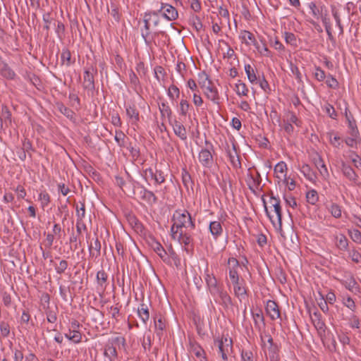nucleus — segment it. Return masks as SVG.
Masks as SVG:
<instances>
[{"mask_svg": "<svg viewBox=\"0 0 361 361\" xmlns=\"http://www.w3.org/2000/svg\"><path fill=\"white\" fill-rule=\"evenodd\" d=\"M82 87L83 88L92 93L94 90V69L92 68L90 71V68L85 69L83 73V81H82Z\"/></svg>", "mask_w": 361, "mask_h": 361, "instance_id": "obj_8", "label": "nucleus"}, {"mask_svg": "<svg viewBox=\"0 0 361 361\" xmlns=\"http://www.w3.org/2000/svg\"><path fill=\"white\" fill-rule=\"evenodd\" d=\"M180 244L184 245L185 249L186 250H188L189 247H192V238L191 235L185 231H180L178 232V235L176 236V238Z\"/></svg>", "mask_w": 361, "mask_h": 361, "instance_id": "obj_17", "label": "nucleus"}, {"mask_svg": "<svg viewBox=\"0 0 361 361\" xmlns=\"http://www.w3.org/2000/svg\"><path fill=\"white\" fill-rule=\"evenodd\" d=\"M300 172L310 181H314L317 178L315 173L308 164H303L300 168Z\"/></svg>", "mask_w": 361, "mask_h": 361, "instance_id": "obj_28", "label": "nucleus"}, {"mask_svg": "<svg viewBox=\"0 0 361 361\" xmlns=\"http://www.w3.org/2000/svg\"><path fill=\"white\" fill-rule=\"evenodd\" d=\"M158 12L164 18L169 21L175 20L178 16L176 8L168 4L162 3L160 9L158 10Z\"/></svg>", "mask_w": 361, "mask_h": 361, "instance_id": "obj_7", "label": "nucleus"}, {"mask_svg": "<svg viewBox=\"0 0 361 361\" xmlns=\"http://www.w3.org/2000/svg\"><path fill=\"white\" fill-rule=\"evenodd\" d=\"M68 264L66 260L62 259L60 261L59 264L55 267V269L57 274H63L67 269Z\"/></svg>", "mask_w": 361, "mask_h": 361, "instance_id": "obj_56", "label": "nucleus"}, {"mask_svg": "<svg viewBox=\"0 0 361 361\" xmlns=\"http://www.w3.org/2000/svg\"><path fill=\"white\" fill-rule=\"evenodd\" d=\"M57 109L62 114H63L68 118L71 120L73 119L75 116L74 111L71 109L66 107L63 104L57 103Z\"/></svg>", "mask_w": 361, "mask_h": 361, "instance_id": "obj_36", "label": "nucleus"}, {"mask_svg": "<svg viewBox=\"0 0 361 361\" xmlns=\"http://www.w3.org/2000/svg\"><path fill=\"white\" fill-rule=\"evenodd\" d=\"M159 109L162 118L166 117L168 119H171L172 111L166 102H162L160 104H159Z\"/></svg>", "mask_w": 361, "mask_h": 361, "instance_id": "obj_31", "label": "nucleus"}, {"mask_svg": "<svg viewBox=\"0 0 361 361\" xmlns=\"http://www.w3.org/2000/svg\"><path fill=\"white\" fill-rule=\"evenodd\" d=\"M285 41L287 44L292 46L297 45V39L295 35L292 32H286L284 33Z\"/></svg>", "mask_w": 361, "mask_h": 361, "instance_id": "obj_53", "label": "nucleus"}, {"mask_svg": "<svg viewBox=\"0 0 361 361\" xmlns=\"http://www.w3.org/2000/svg\"><path fill=\"white\" fill-rule=\"evenodd\" d=\"M76 215L78 217L77 220L82 221L85 216V207L84 202H80V207L76 205Z\"/></svg>", "mask_w": 361, "mask_h": 361, "instance_id": "obj_55", "label": "nucleus"}, {"mask_svg": "<svg viewBox=\"0 0 361 361\" xmlns=\"http://www.w3.org/2000/svg\"><path fill=\"white\" fill-rule=\"evenodd\" d=\"M350 235L351 239L357 243H361V232L357 229H353V231H350Z\"/></svg>", "mask_w": 361, "mask_h": 361, "instance_id": "obj_57", "label": "nucleus"}, {"mask_svg": "<svg viewBox=\"0 0 361 361\" xmlns=\"http://www.w3.org/2000/svg\"><path fill=\"white\" fill-rule=\"evenodd\" d=\"M136 191L139 198L147 204L153 205L157 202V197L154 193L147 190L145 186L142 185L137 186Z\"/></svg>", "mask_w": 361, "mask_h": 361, "instance_id": "obj_5", "label": "nucleus"}, {"mask_svg": "<svg viewBox=\"0 0 361 361\" xmlns=\"http://www.w3.org/2000/svg\"><path fill=\"white\" fill-rule=\"evenodd\" d=\"M252 318L254 320L255 326L257 329H260L262 326H264V317L261 310L252 312Z\"/></svg>", "mask_w": 361, "mask_h": 361, "instance_id": "obj_25", "label": "nucleus"}, {"mask_svg": "<svg viewBox=\"0 0 361 361\" xmlns=\"http://www.w3.org/2000/svg\"><path fill=\"white\" fill-rule=\"evenodd\" d=\"M159 13L158 11H149L145 13L143 18L144 28L141 30V35L145 40V42L149 45L153 39V37L150 32V24H153L154 27H157L159 24Z\"/></svg>", "mask_w": 361, "mask_h": 361, "instance_id": "obj_3", "label": "nucleus"}, {"mask_svg": "<svg viewBox=\"0 0 361 361\" xmlns=\"http://www.w3.org/2000/svg\"><path fill=\"white\" fill-rule=\"evenodd\" d=\"M228 274L231 282L240 279L238 269L240 268L239 262L234 257H230L228 260Z\"/></svg>", "mask_w": 361, "mask_h": 361, "instance_id": "obj_10", "label": "nucleus"}, {"mask_svg": "<svg viewBox=\"0 0 361 361\" xmlns=\"http://www.w3.org/2000/svg\"><path fill=\"white\" fill-rule=\"evenodd\" d=\"M107 274L104 270H100L97 273V281L98 286L102 290L105 289L107 281Z\"/></svg>", "mask_w": 361, "mask_h": 361, "instance_id": "obj_35", "label": "nucleus"}, {"mask_svg": "<svg viewBox=\"0 0 361 361\" xmlns=\"http://www.w3.org/2000/svg\"><path fill=\"white\" fill-rule=\"evenodd\" d=\"M341 169L343 175L350 180H355L357 179V175L350 166L343 162Z\"/></svg>", "mask_w": 361, "mask_h": 361, "instance_id": "obj_26", "label": "nucleus"}, {"mask_svg": "<svg viewBox=\"0 0 361 361\" xmlns=\"http://www.w3.org/2000/svg\"><path fill=\"white\" fill-rule=\"evenodd\" d=\"M326 208L334 218L338 219L341 217L342 209L341 206H340L339 204L334 202H331L326 207Z\"/></svg>", "mask_w": 361, "mask_h": 361, "instance_id": "obj_29", "label": "nucleus"}, {"mask_svg": "<svg viewBox=\"0 0 361 361\" xmlns=\"http://www.w3.org/2000/svg\"><path fill=\"white\" fill-rule=\"evenodd\" d=\"M152 179L156 185H160L165 182V176L161 170L156 169Z\"/></svg>", "mask_w": 361, "mask_h": 361, "instance_id": "obj_49", "label": "nucleus"}, {"mask_svg": "<svg viewBox=\"0 0 361 361\" xmlns=\"http://www.w3.org/2000/svg\"><path fill=\"white\" fill-rule=\"evenodd\" d=\"M45 314L47 316V319L50 323H55L57 320V307H55L54 309L48 307L46 311Z\"/></svg>", "mask_w": 361, "mask_h": 361, "instance_id": "obj_41", "label": "nucleus"}, {"mask_svg": "<svg viewBox=\"0 0 361 361\" xmlns=\"http://www.w3.org/2000/svg\"><path fill=\"white\" fill-rule=\"evenodd\" d=\"M266 312L271 320H276L281 317V312L278 304L271 300L267 302Z\"/></svg>", "mask_w": 361, "mask_h": 361, "instance_id": "obj_11", "label": "nucleus"}, {"mask_svg": "<svg viewBox=\"0 0 361 361\" xmlns=\"http://www.w3.org/2000/svg\"><path fill=\"white\" fill-rule=\"evenodd\" d=\"M171 125L175 135L178 136L180 140H186L188 135L185 126L176 120H175Z\"/></svg>", "mask_w": 361, "mask_h": 361, "instance_id": "obj_16", "label": "nucleus"}, {"mask_svg": "<svg viewBox=\"0 0 361 361\" xmlns=\"http://www.w3.org/2000/svg\"><path fill=\"white\" fill-rule=\"evenodd\" d=\"M233 286V291L235 295L241 299H244L247 295L245 281L243 279L231 282Z\"/></svg>", "mask_w": 361, "mask_h": 361, "instance_id": "obj_9", "label": "nucleus"}, {"mask_svg": "<svg viewBox=\"0 0 361 361\" xmlns=\"http://www.w3.org/2000/svg\"><path fill=\"white\" fill-rule=\"evenodd\" d=\"M206 147L202 148L198 155L200 163L206 168H211L214 163L212 152H214V145L208 140H205Z\"/></svg>", "mask_w": 361, "mask_h": 361, "instance_id": "obj_4", "label": "nucleus"}, {"mask_svg": "<svg viewBox=\"0 0 361 361\" xmlns=\"http://www.w3.org/2000/svg\"><path fill=\"white\" fill-rule=\"evenodd\" d=\"M104 355L105 357H108L110 361H114V359L116 358L118 356L116 347L113 345H107L105 348Z\"/></svg>", "mask_w": 361, "mask_h": 361, "instance_id": "obj_37", "label": "nucleus"}, {"mask_svg": "<svg viewBox=\"0 0 361 361\" xmlns=\"http://www.w3.org/2000/svg\"><path fill=\"white\" fill-rule=\"evenodd\" d=\"M361 141V139L353 137H348L345 140V144L350 147L357 148V144L360 143Z\"/></svg>", "mask_w": 361, "mask_h": 361, "instance_id": "obj_59", "label": "nucleus"}, {"mask_svg": "<svg viewBox=\"0 0 361 361\" xmlns=\"http://www.w3.org/2000/svg\"><path fill=\"white\" fill-rule=\"evenodd\" d=\"M0 332L1 335L4 338H6L10 334V326L9 324L6 322H1L0 323Z\"/></svg>", "mask_w": 361, "mask_h": 361, "instance_id": "obj_54", "label": "nucleus"}, {"mask_svg": "<svg viewBox=\"0 0 361 361\" xmlns=\"http://www.w3.org/2000/svg\"><path fill=\"white\" fill-rule=\"evenodd\" d=\"M192 109V106L186 99H181L180 102L179 113L180 115L185 116Z\"/></svg>", "mask_w": 361, "mask_h": 361, "instance_id": "obj_39", "label": "nucleus"}, {"mask_svg": "<svg viewBox=\"0 0 361 361\" xmlns=\"http://www.w3.org/2000/svg\"><path fill=\"white\" fill-rule=\"evenodd\" d=\"M209 229L215 240H216L223 233V228L221 222L219 221H211Z\"/></svg>", "mask_w": 361, "mask_h": 361, "instance_id": "obj_20", "label": "nucleus"}, {"mask_svg": "<svg viewBox=\"0 0 361 361\" xmlns=\"http://www.w3.org/2000/svg\"><path fill=\"white\" fill-rule=\"evenodd\" d=\"M219 353L224 361H228V355L233 350V341L231 338L223 337L218 341Z\"/></svg>", "mask_w": 361, "mask_h": 361, "instance_id": "obj_6", "label": "nucleus"}, {"mask_svg": "<svg viewBox=\"0 0 361 361\" xmlns=\"http://www.w3.org/2000/svg\"><path fill=\"white\" fill-rule=\"evenodd\" d=\"M261 177L259 173L257 172V176H254L253 175H250V178L247 180V185L249 186V188L253 191L255 192V190H258L261 183Z\"/></svg>", "mask_w": 361, "mask_h": 361, "instance_id": "obj_23", "label": "nucleus"}, {"mask_svg": "<svg viewBox=\"0 0 361 361\" xmlns=\"http://www.w3.org/2000/svg\"><path fill=\"white\" fill-rule=\"evenodd\" d=\"M126 114L130 119L132 125H137L140 120L139 111L135 106H127L126 108Z\"/></svg>", "mask_w": 361, "mask_h": 361, "instance_id": "obj_19", "label": "nucleus"}, {"mask_svg": "<svg viewBox=\"0 0 361 361\" xmlns=\"http://www.w3.org/2000/svg\"><path fill=\"white\" fill-rule=\"evenodd\" d=\"M190 23L197 32L201 30L203 27V25L200 20V18L196 15H192L190 16Z\"/></svg>", "mask_w": 361, "mask_h": 361, "instance_id": "obj_46", "label": "nucleus"}, {"mask_svg": "<svg viewBox=\"0 0 361 361\" xmlns=\"http://www.w3.org/2000/svg\"><path fill=\"white\" fill-rule=\"evenodd\" d=\"M154 326L157 334L161 336L166 327L164 319L161 317L154 318Z\"/></svg>", "mask_w": 361, "mask_h": 361, "instance_id": "obj_34", "label": "nucleus"}, {"mask_svg": "<svg viewBox=\"0 0 361 361\" xmlns=\"http://www.w3.org/2000/svg\"><path fill=\"white\" fill-rule=\"evenodd\" d=\"M336 245L341 250H346L348 247V240L343 234H338L336 236Z\"/></svg>", "mask_w": 361, "mask_h": 361, "instance_id": "obj_32", "label": "nucleus"}, {"mask_svg": "<svg viewBox=\"0 0 361 361\" xmlns=\"http://www.w3.org/2000/svg\"><path fill=\"white\" fill-rule=\"evenodd\" d=\"M287 165L284 161L279 162L274 167L276 178L279 180H286Z\"/></svg>", "mask_w": 361, "mask_h": 361, "instance_id": "obj_18", "label": "nucleus"}, {"mask_svg": "<svg viewBox=\"0 0 361 361\" xmlns=\"http://www.w3.org/2000/svg\"><path fill=\"white\" fill-rule=\"evenodd\" d=\"M306 198L308 203L315 204L319 200L317 192L314 190L308 191L306 194Z\"/></svg>", "mask_w": 361, "mask_h": 361, "instance_id": "obj_47", "label": "nucleus"}, {"mask_svg": "<svg viewBox=\"0 0 361 361\" xmlns=\"http://www.w3.org/2000/svg\"><path fill=\"white\" fill-rule=\"evenodd\" d=\"M343 304L351 311H355L356 305L354 300L350 296L343 298Z\"/></svg>", "mask_w": 361, "mask_h": 361, "instance_id": "obj_51", "label": "nucleus"}, {"mask_svg": "<svg viewBox=\"0 0 361 361\" xmlns=\"http://www.w3.org/2000/svg\"><path fill=\"white\" fill-rule=\"evenodd\" d=\"M167 94L171 100H176L180 96L179 88L174 85H170L168 89Z\"/></svg>", "mask_w": 361, "mask_h": 361, "instance_id": "obj_45", "label": "nucleus"}, {"mask_svg": "<svg viewBox=\"0 0 361 361\" xmlns=\"http://www.w3.org/2000/svg\"><path fill=\"white\" fill-rule=\"evenodd\" d=\"M241 42L247 45L257 46V40L252 33L247 30H242L239 36Z\"/></svg>", "mask_w": 361, "mask_h": 361, "instance_id": "obj_21", "label": "nucleus"}, {"mask_svg": "<svg viewBox=\"0 0 361 361\" xmlns=\"http://www.w3.org/2000/svg\"><path fill=\"white\" fill-rule=\"evenodd\" d=\"M154 251L160 257V258L166 263L171 264L169 253L164 250L163 246L157 241L152 242L151 245Z\"/></svg>", "mask_w": 361, "mask_h": 361, "instance_id": "obj_12", "label": "nucleus"}, {"mask_svg": "<svg viewBox=\"0 0 361 361\" xmlns=\"http://www.w3.org/2000/svg\"><path fill=\"white\" fill-rule=\"evenodd\" d=\"M61 59L63 64H65L66 66H69L71 64L73 63L71 60V54L70 51L67 49H64L62 50L61 54Z\"/></svg>", "mask_w": 361, "mask_h": 361, "instance_id": "obj_42", "label": "nucleus"}, {"mask_svg": "<svg viewBox=\"0 0 361 361\" xmlns=\"http://www.w3.org/2000/svg\"><path fill=\"white\" fill-rule=\"evenodd\" d=\"M314 164L318 169L321 176L324 178L326 179L329 176V173L322 158L319 156L317 158H315Z\"/></svg>", "mask_w": 361, "mask_h": 361, "instance_id": "obj_22", "label": "nucleus"}, {"mask_svg": "<svg viewBox=\"0 0 361 361\" xmlns=\"http://www.w3.org/2000/svg\"><path fill=\"white\" fill-rule=\"evenodd\" d=\"M137 314L140 319L145 324H146V322L149 319V313L147 305H145V303L140 304V307L137 309Z\"/></svg>", "mask_w": 361, "mask_h": 361, "instance_id": "obj_30", "label": "nucleus"}, {"mask_svg": "<svg viewBox=\"0 0 361 361\" xmlns=\"http://www.w3.org/2000/svg\"><path fill=\"white\" fill-rule=\"evenodd\" d=\"M313 75L314 78L319 82L324 81L326 78L325 72L319 66L315 67V71Z\"/></svg>", "mask_w": 361, "mask_h": 361, "instance_id": "obj_50", "label": "nucleus"}, {"mask_svg": "<svg viewBox=\"0 0 361 361\" xmlns=\"http://www.w3.org/2000/svg\"><path fill=\"white\" fill-rule=\"evenodd\" d=\"M326 78V84L329 88L336 90L338 87V82L333 75L329 74Z\"/></svg>", "mask_w": 361, "mask_h": 361, "instance_id": "obj_52", "label": "nucleus"}, {"mask_svg": "<svg viewBox=\"0 0 361 361\" xmlns=\"http://www.w3.org/2000/svg\"><path fill=\"white\" fill-rule=\"evenodd\" d=\"M204 279L209 291L220 286L218 284L216 277L213 274H209L208 271H205Z\"/></svg>", "mask_w": 361, "mask_h": 361, "instance_id": "obj_27", "label": "nucleus"}, {"mask_svg": "<svg viewBox=\"0 0 361 361\" xmlns=\"http://www.w3.org/2000/svg\"><path fill=\"white\" fill-rule=\"evenodd\" d=\"M235 91L238 96H247L249 92L247 85L241 80L235 84Z\"/></svg>", "mask_w": 361, "mask_h": 361, "instance_id": "obj_40", "label": "nucleus"}, {"mask_svg": "<svg viewBox=\"0 0 361 361\" xmlns=\"http://www.w3.org/2000/svg\"><path fill=\"white\" fill-rule=\"evenodd\" d=\"M325 111L326 114L331 118L336 119L337 114L334 106L329 104L325 106Z\"/></svg>", "mask_w": 361, "mask_h": 361, "instance_id": "obj_63", "label": "nucleus"}, {"mask_svg": "<svg viewBox=\"0 0 361 361\" xmlns=\"http://www.w3.org/2000/svg\"><path fill=\"white\" fill-rule=\"evenodd\" d=\"M38 199L40 201L41 207L43 209L49 205L51 200L49 195L46 191L41 192Z\"/></svg>", "mask_w": 361, "mask_h": 361, "instance_id": "obj_44", "label": "nucleus"}, {"mask_svg": "<svg viewBox=\"0 0 361 361\" xmlns=\"http://www.w3.org/2000/svg\"><path fill=\"white\" fill-rule=\"evenodd\" d=\"M348 320H349V325H350V327L356 328V329H359L360 328V322L359 318L356 315L352 314L349 317Z\"/></svg>", "mask_w": 361, "mask_h": 361, "instance_id": "obj_58", "label": "nucleus"}, {"mask_svg": "<svg viewBox=\"0 0 361 361\" xmlns=\"http://www.w3.org/2000/svg\"><path fill=\"white\" fill-rule=\"evenodd\" d=\"M226 152L232 166L235 168L240 167L241 164L237 152L236 146L234 143L232 145V149L228 147Z\"/></svg>", "mask_w": 361, "mask_h": 361, "instance_id": "obj_15", "label": "nucleus"}, {"mask_svg": "<svg viewBox=\"0 0 361 361\" xmlns=\"http://www.w3.org/2000/svg\"><path fill=\"white\" fill-rule=\"evenodd\" d=\"M349 257L355 263H359L361 260V255L355 250L349 252Z\"/></svg>", "mask_w": 361, "mask_h": 361, "instance_id": "obj_64", "label": "nucleus"}, {"mask_svg": "<svg viewBox=\"0 0 361 361\" xmlns=\"http://www.w3.org/2000/svg\"><path fill=\"white\" fill-rule=\"evenodd\" d=\"M215 302L219 303L224 308H228L232 305L231 298L225 290L221 293V295L217 299H215Z\"/></svg>", "mask_w": 361, "mask_h": 361, "instance_id": "obj_24", "label": "nucleus"}, {"mask_svg": "<svg viewBox=\"0 0 361 361\" xmlns=\"http://www.w3.org/2000/svg\"><path fill=\"white\" fill-rule=\"evenodd\" d=\"M269 202L271 206L274 207V212L276 214L277 224L279 228H281L282 210L280 204V200L274 196H271Z\"/></svg>", "mask_w": 361, "mask_h": 361, "instance_id": "obj_14", "label": "nucleus"}, {"mask_svg": "<svg viewBox=\"0 0 361 361\" xmlns=\"http://www.w3.org/2000/svg\"><path fill=\"white\" fill-rule=\"evenodd\" d=\"M329 141L330 143L334 145L335 147H339L341 142V137H339L337 135H335L333 136V133H329Z\"/></svg>", "mask_w": 361, "mask_h": 361, "instance_id": "obj_61", "label": "nucleus"}, {"mask_svg": "<svg viewBox=\"0 0 361 361\" xmlns=\"http://www.w3.org/2000/svg\"><path fill=\"white\" fill-rule=\"evenodd\" d=\"M173 224L171 228V235L173 239L176 238L178 232L183 231V228L192 230L195 227V221L191 214L185 209L176 210L172 218Z\"/></svg>", "mask_w": 361, "mask_h": 361, "instance_id": "obj_1", "label": "nucleus"}, {"mask_svg": "<svg viewBox=\"0 0 361 361\" xmlns=\"http://www.w3.org/2000/svg\"><path fill=\"white\" fill-rule=\"evenodd\" d=\"M200 85L205 97L215 104H219L220 97L218 90L204 72L199 75Z\"/></svg>", "mask_w": 361, "mask_h": 361, "instance_id": "obj_2", "label": "nucleus"}, {"mask_svg": "<svg viewBox=\"0 0 361 361\" xmlns=\"http://www.w3.org/2000/svg\"><path fill=\"white\" fill-rule=\"evenodd\" d=\"M70 333H71V337L69 338V341L75 344L82 342V334L79 330L70 329Z\"/></svg>", "mask_w": 361, "mask_h": 361, "instance_id": "obj_48", "label": "nucleus"}, {"mask_svg": "<svg viewBox=\"0 0 361 361\" xmlns=\"http://www.w3.org/2000/svg\"><path fill=\"white\" fill-rule=\"evenodd\" d=\"M245 71L247 74V78L251 83L257 82V78L255 73L254 69L250 64L245 65Z\"/></svg>", "mask_w": 361, "mask_h": 361, "instance_id": "obj_43", "label": "nucleus"}, {"mask_svg": "<svg viewBox=\"0 0 361 361\" xmlns=\"http://www.w3.org/2000/svg\"><path fill=\"white\" fill-rule=\"evenodd\" d=\"M331 13H332V16L336 21V25L338 27L339 35H342L343 34L344 29H343V26L341 23V16L338 13V11L335 7H333L331 8Z\"/></svg>", "mask_w": 361, "mask_h": 361, "instance_id": "obj_38", "label": "nucleus"}, {"mask_svg": "<svg viewBox=\"0 0 361 361\" xmlns=\"http://www.w3.org/2000/svg\"><path fill=\"white\" fill-rule=\"evenodd\" d=\"M312 322L318 331V334L322 336L325 333L326 325L322 319V315L319 313L314 312L312 317Z\"/></svg>", "mask_w": 361, "mask_h": 361, "instance_id": "obj_13", "label": "nucleus"}, {"mask_svg": "<svg viewBox=\"0 0 361 361\" xmlns=\"http://www.w3.org/2000/svg\"><path fill=\"white\" fill-rule=\"evenodd\" d=\"M266 337L267 338V342L269 344V352L270 359L271 361L276 360L278 357L276 355L277 346L274 344L273 338L270 335H266Z\"/></svg>", "mask_w": 361, "mask_h": 361, "instance_id": "obj_33", "label": "nucleus"}, {"mask_svg": "<svg viewBox=\"0 0 361 361\" xmlns=\"http://www.w3.org/2000/svg\"><path fill=\"white\" fill-rule=\"evenodd\" d=\"M240 355L242 361H254L253 354L250 350H242Z\"/></svg>", "mask_w": 361, "mask_h": 361, "instance_id": "obj_62", "label": "nucleus"}, {"mask_svg": "<svg viewBox=\"0 0 361 361\" xmlns=\"http://www.w3.org/2000/svg\"><path fill=\"white\" fill-rule=\"evenodd\" d=\"M319 17L321 18V20H322V23L324 25L325 28L331 27L330 18L328 16L326 11H325V13H323L322 10H321V14H320Z\"/></svg>", "mask_w": 361, "mask_h": 361, "instance_id": "obj_60", "label": "nucleus"}]
</instances>
